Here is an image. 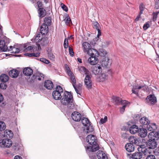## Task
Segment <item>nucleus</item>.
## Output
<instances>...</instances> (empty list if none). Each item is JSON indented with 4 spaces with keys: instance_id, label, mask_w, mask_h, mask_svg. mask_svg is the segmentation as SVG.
Instances as JSON below:
<instances>
[{
    "instance_id": "62",
    "label": "nucleus",
    "mask_w": 159,
    "mask_h": 159,
    "mask_svg": "<svg viewBox=\"0 0 159 159\" xmlns=\"http://www.w3.org/2000/svg\"><path fill=\"white\" fill-rule=\"evenodd\" d=\"M155 7L157 9L159 8V1H157L155 2Z\"/></svg>"
},
{
    "instance_id": "13",
    "label": "nucleus",
    "mask_w": 159,
    "mask_h": 159,
    "mask_svg": "<svg viewBox=\"0 0 159 159\" xmlns=\"http://www.w3.org/2000/svg\"><path fill=\"white\" fill-rule=\"evenodd\" d=\"M93 27L97 30L98 31V34L97 35V37L98 38L101 35V32L100 30L101 28L100 25L99 23L96 22L94 21L93 23Z\"/></svg>"
},
{
    "instance_id": "14",
    "label": "nucleus",
    "mask_w": 159,
    "mask_h": 159,
    "mask_svg": "<svg viewBox=\"0 0 159 159\" xmlns=\"http://www.w3.org/2000/svg\"><path fill=\"white\" fill-rule=\"evenodd\" d=\"M138 149L139 151H141L142 153L145 155H146L148 154H150L151 153V151L150 149L148 148H142L141 147H139L138 148Z\"/></svg>"
},
{
    "instance_id": "50",
    "label": "nucleus",
    "mask_w": 159,
    "mask_h": 159,
    "mask_svg": "<svg viewBox=\"0 0 159 159\" xmlns=\"http://www.w3.org/2000/svg\"><path fill=\"white\" fill-rule=\"evenodd\" d=\"M64 46L65 48H67L68 46V42L67 39H65L64 43Z\"/></svg>"
},
{
    "instance_id": "55",
    "label": "nucleus",
    "mask_w": 159,
    "mask_h": 159,
    "mask_svg": "<svg viewBox=\"0 0 159 159\" xmlns=\"http://www.w3.org/2000/svg\"><path fill=\"white\" fill-rule=\"evenodd\" d=\"M154 139H155V140L159 138V134L157 132H154Z\"/></svg>"
},
{
    "instance_id": "7",
    "label": "nucleus",
    "mask_w": 159,
    "mask_h": 159,
    "mask_svg": "<svg viewBox=\"0 0 159 159\" xmlns=\"http://www.w3.org/2000/svg\"><path fill=\"white\" fill-rule=\"evenodd\" d=\"M102 66L99 64L93 66L92 68V72L95 75L98 74L102 71Z\"/></svg>"
},
{
    "instance_id": "18",
    "label": "nucleus",
    "mask_w": 159,
    "mask_h": 159,
    "mask_svg": "<svg viewBox=\"0 0 159 159\" xmlns=\"http://www.w3.org/2000/svg\"><path fill=\"white\" fill-rule=\"evenodd\" d=\"M41 33L42 34H47L48 32V25L45 23H43L40 29Z\"/></svg>"
},
{
    "instance_id": "3",
    "label": "nucleus",
    "mask_w": 159,
    "mask_h": 159,
    "mask_svg": "<svg viewBox=\"0 0 159 159\" xmlns=\"http://www.w3.org/2000/svg\"><path fill=\"white\" fill-rule=\"evenodd\" d=\"M3 37V38H0V52H6L8 50L6 43H9V39L6 37Z\"/></svg>"
},
{
    "instance_id": "10",
    "label": "nucleus",
    "mask_w": 159,
    "mask_h": 159,
    "mask_svg": "<svg viewBox=\"0 0 159 159\" xmlns=\"http://www.w3.org/2000/svg\"><path fill=\"white\" fill-rule=\"evenodd\" d=\"M72 119L75 121H80L81 119V116L80 113L78 112H74L71 114Z\"/></svg>"
},
{
    "instance_id": "16",
    "label": "nucleus",
    "mask_w": 159,
    "mask_h": 159,
    "mask_svg": "<svg viewBox=\"0 0 159 159\" xmlns=\"http://www.w3.org/2000/svg\"><path fill=\"white\" fill-rule=\"evenodd\" d=\"M82 86L80 83H78L77 84H74V86H73L76 93L80 95L82 91Z\"/></svg>"
},
{
    "instance_id": "25",
    "label": "nucleus",
    "mask_w": 159,
    "mask_h": 159,
    "mask_svg": "<svg viewBox=\"0 0 159 159\" xmlns=\"http://www.w3.org/2000/svg\"><path fill=\"white\" fill-rule=\"evenodd\" d=\"M44 86L47 89H51L53 87V84L51 81L47 80L45 82Z\"/></svg>"
},
{
    "instance_id": "38",
    "label": "nucleus",
    "mask_w": 159,
    "mask_h": 159,
    "mask_svg": "<svg viewBox=\"0 0 159 159\" xmlns=\"http://www.w3.org/2000/svg\"><path fill=\"white\" fill-rule=\"evenodd\" d=\"M66 24V25H69L71 23V19H70L69 16L67 15H66L65 16V18L64 19Z\"/></svg>"
},
{
    "instance_id": "29",
    "label": "nucleus",
    "mask_w": 159,
    "mask_h": 159,
    "mask_svg": "<svg viewBox=\"0 0 159 159\" xmlns=\"http://www.w3.org/2000/svg\"><path fill=\"white\" fill-rule=\"evenodd\" d=\"M85 128L84 129V131L85 133L87 134L89 133L92 132L94 130V129L93 126L90 124L85 127Z\"/></svg>"
},
{
    "instance_id": "1",
    "label": "nucleus",
    "mask_w": 159,
    "mask_h": 159,
    "mask_svg": "<svg viewBox=\"0 0 159 159\" xmlns=\"http://www.w3.org/2000/svg\"><path fill=\"white\" fill-rule=\"evenodd\" d=\"M61 99V103L63 105L67 106L68 108L73 109L74 107V104L73 102L72 95L69 93L66 92L63 93Z\"/></svg>"
},
{
    "instance_id": "32",
    "label": "nucleus",
    "mask_w": 159,
    "mask_h": 159,
    "mask_svg": "<svg viewBox=\"0 0 159 159\" xmlns=\"http://www.w3.org/2000/svg\"><path fill=\"white\" fill-rule=\"evenodd\" d=\"M5 137L7 138H11L13 136V134L11 130H6L4 132L3 135Z\"/></svg>"
},
{
    "instance_id": "53",
    "label": "nucleus",
    "mask_w": 159,
    "mask_h": 159,
    "mask_svg": "<svg viewBox=\"0 0 159 159\" xmlns=\"http://www.w3.org/2000/svg\"><path fill=\"white\" fill-rule=\"evenodd\" d=\"M40 61H41L43 62V63H45L46 64H48L49 62V61L48 60H47L46 59L44 58H40Z\"/></svg>"
},
{
    "instance_id": "23",
    "label": "nucleus",
    "mask_w": 159,
    "mask_h": 159,
    "mask_svg": "<svg viewBox=\"0 0 159 159\" xmlns=\"http://www.w3.org/2000/svg\"><path fill=\"white\" fill-rule=\"evenodd\" d=\"M125 147L126 150L129 152H133L134 150V147L131 143L126 144Z\"/></svg>"
},
{
    "instance_id": "43",
    "label": "nucleus",
    "mask_w": 159,
    "mask_h": 159,
    "mask_svg": "<svg viewBox=\"0 0 159 159\" xmlns=\"http://www.w3.org/2000/svg\"><path fill=\"white\" fill-rule=\"evenodd\" d=\"M42 39V37H41V34H38L34 38V40L36 43L39 42L41 41Z\"/></svg>"
},
{
    "instance_id": "40",
    "label": "nucleus",
    "mask_w": 159,
    "mask_h": 159,
    "mask_svg": "<svg viewBox=\"0 0 159 159\" xmlns=\"http://www.w3.org/2000/svg\"><path fill=\"white\" fill-rule=\"evenodd\" d=\"M156 126L155 124H151L150 123L147 125V129L150 131H152L153 130V129L155 128V126Z\"/></svg>"
},
{
    "instance_id": "64",
    "label": "nucleus",
    "mask_w": 159,
    "mask_h": 159,
    "mask_svg": "<svg viewBox=\"0 0 159 159\" xmlns=\"http://www.w3.org/2000/svg\"><path fill=\"white\" fill-rule=\"evenodd\" d=\"M33 57H38L39 56V53L38 52L35 53H33Z\"/></svg>"
},
{
    "instance_id": "12",
    "label": "nucleus",
    "mask_w": 159,
    "mask_h": 159,
    "mask_svg": "<svg viewBox=\"0 0 159 159\" xmlns=\"http://www.w3.org/2000/svg\"><path fill=\"white\" fill-rule=\"evenodd\" d=\"M87 52L90 56H98L99 55V53L97 50L91 48H90Z\"/></svg>"
},
{
    "instance_id": "37",
    "label": "nucleus",
    "mask_w": 159,
    "mask_h": 159,
    "mask_svg": "<svg viewBox=\"0 0 159 159\" xmlns=\"http://www.w3.org/2000/svg\"><path fill=\"white\" fill-rule=\"evenodd\" d=\"M82 123L85 127L89 125L90 122L88 119L86 118H84L81 120Z\"/></svg>"
},
{
    "instance_id": "63",
    "label": "nucleus",
    "mask_w": 159,
    "mask_h": 159,
    "mask_svg": "<svg viewBox=\"0 0 159 159\" xmlns=\"http://www.w3.org/2000/svg\"><path fill=\"white\" fill-rule=\"evenodd\" d=\"M48 57L50 59H53L55 58V56L52 53L49 54L48 55Z\"/></svg>"
},
{
    "instance_id": "49",
    "label": "nucleus",
    "mask_w": 159,
    "mask_h": 159,
    "mask_svg": "<svg viewBox=\"0 0 159 159\" xmlns=\"http://www.w3.org/2000/svg\"><path fill=\"white\" fill-rule=\"evenodd\" d=\"M55 91H59V93H63V89L60 86H58L57 87L56 90Z\"/></svg>"
},
{
    "instance_id": "15",
    "label": "nucleus",
    "mask_w": 159,
    "mask_h": 159,
    "mask_svg": "<svg viewBox=\"0 0 159 159\" xmlns=\"http://www.w3.org/2000/svg\"><path fill=\"white\" fill-rule=\"evenodd\" d=\"M97 155L98 159H107L108 158L106 154L102 151H98Z\"/></svg>"
},
{
    "instance_id": "5",
    "label": "nucleus",
    "mask_w": 159,
    "mask_h": 159,
    "mask_svg": "<svg viewBox=\"0 0 159 159\" xmlns=\"http://www.w3.org/2000/svg\"><path fill=\"white\" fill-rule=\"evenodd\" d=\"M147 147L151 149H153L156 148L157 146V143L155 140L149 139L146 142Z\"/></svg>"
},
{
    "instance_id": "36",
    "label": "nucleus",
    "mask_w": 159,
    "mask_h": 159,
    "mask_svg": "<svg viewBox=\"0 0 159 159\" xmlns=\"http://www.w3.org/2000/svg\"><path fill=\"white\" fill-rule=\"evenodd\" d=\"M78 70L82 74H87L88 70L84 66H80L78 68Z\"/></svg>"
},
{
    "instance_id": "45",
    "label": "nucleus",
    "mask_w": 159,
    "mask_h": 159,
    "mask_svg": "<svg viewBox=\"0 0 159 159\" xmlns=\"http://www.w3.org/2000/svg\"><path fill=\"white\" fill-rule=\"evenodd\" d=\"M154 134L153 131L150 132L149 133L148 136V138L150 139H154L155 140V139H154Z\"/></svg>"
},
{
    "instance_id": "24",
    "label": "nucleus",
    "mask_w": 159,
    "mask_h": 159,
    "mask_svg": "<svg viewBox=\"0 0 159 159\" xmlns=\"http://www.w3.org/2000/svg\"><path fill=\"white\" fill-rule=\"evenodd\" d=\"M82 48H83V51L84 52H87V51L91 48V45L89 43L87 42H84L83 43Z\"/></svg>"
},
{
    "instance_id": "42",
    "label": "nucleus",
    "mask_w": 159,
    "mask_h": 159,
    "mask_svg": "<svg viewBox=\"0 0 159 159\" xmlns=\"http://www.w3.org/2000/svg\"><path fill=\"white\" fill-rule=\"evenodd\" d=\"M70 82L72 83V85L74 86V84H76V80L75 76L71 73H70Z\"/></svg>"
},
{
    "instance_id": "34",
    "label": "nucleus",
    "mask_w": 159,
    "mask_h": 159,
    "mask_svg": "<svg viewBox=\"0 0 159 159\" xmlns=\"http://www.w3.org/2000/svg\"><path fill=\"white\" fill-rule=\"evenodd\" d=\"M9 79L8 76L5 74L2 75L0 76V80L1 81L3 82L4 84V83L7 82Z\"/></svg>"
},
{
    "instance_id": "47",
    "label": "nucleus",
    "mask_w": 159,
    "mask_h": 159,
    "mask_svg": "<svg viewBox=\"0 0 159 159\" xmlns=\"http://www.w3.org/2000/svg\"><path fill=\"white\" fill-rule=\"evenodd\" d=\"M69 49L70 54L71 56L73 57L74 55V53L73 48L70 46H69Z\"/></svg>"
},
{
    "instance_id": "31",
    "label": "nucleus",
    "mask_w": 159,
    "mask_h": 159,
    "mask_svg": "<svg viewBox=\"0 0 159 159\" xmlns=\"http://www.w3.org/2000/svg\"><path fill=\"white\" fill-rule=\"evenodd\" d=\"M121 103L123 106L122 107L120 108V111L121 113H123L125 110V107L128 105V102L126 100H121Z\"/></svg>"
},
{
    "instance_id": "57",
    "label": "nucleus",
    "mask_w": 159,
    "mask_h": 159,
    "mask_svg": "<svg viewBox=\"0 0 159 159\" xmlns=\"http://www.w3.org/2000/svg\"><path fill=\"white\" fill-rule=\"evenodd\" d=\"M135 137L134 136H131L129 138V140L130 143H131L133 144L134 142L135 139Z\"/></svg>"
},
{
    "instance_id": "30",
    "label": "nucleus",
    "mask_w": 159,
    "mask_h": 159,
    "mask_svg": "<svg viewBox=\"0 0 159 159\" xmlns=\"http://www.w3.org/2000/svg\"><path fill=\"white\" fill-rule=\"evenodd\" d=\"M142 157V154L140 152H136L134 153L132 156L133 159H140Z\"/></svg>"
},
{
    "instance_id": "8",
    "label": "nucleus",
    "mask_w": 159,
    "mask_h": 159,
    "mask_svg": "<svg viewBox=\"0 0 159 159\" xmlns=\"http://www.w3.org/2000/svg\"><path fill=\"white\" fill-rule=\"evenodd\" d=\"M146 99L147 102L149 104H154L157 102V99L154 95H149Z\"/></svg>"
},
{
    "instance_id": "54",
    "label": "nucleus",
    "mask_w": 159,
    "mask_h": 159,
    "mask_svg": "<svg viewBox=\"0 0 159 159\" xmlns=\"http://www.w3.org/2000/svg\"><path fill=\"white\" fill-rule=\"evenodd\" d=\"M146 159H156L155 156L152 155H148Z\"/></svg>"
},
{
    "instance_id": "35",
    "label": "nucleus",
    "mask_w": 159,
    "mask_h": 159,
    "mask_svg": "<svg viewBox=\"0 0 159 159\" xmlns=\"http://www.w3.org/2000/svg\"><path fill=\"white\" fill-rule=\"evenodd\" d=\"M100 81L103 82L106 80L107 78V75L105 73H102L99 76Z\"/></svg>"
},
{
    "instance_id": "61",
    "label": "nucleus",
    "mask_w": 159,
    "mask_h": 159,
    "mask_svg": "<svg viewBox=\"0 0 159 159\" xmlns=\"http://www.w3.org/2000/svg\"><path fill=\"white\" fill-rule=\"evenodd\" d=\"M37 5L39 8H43V5L42 2L40 1H38L37 2Z\"/></svg>"
},
{
    "instance_id": "39",
    "label": "nucleus",
    "mask_w": 159,
    "mask_h": 159,
    "mask_svg": "<svg viewBox=\"0 0 159 159\" xmlns=\"http://www.w3.org/2000/svg\"><path fill=\"white\" fill-rule=\"evenodd\" d=\"M51 18L50 17H45L44 20V23H45L48 25H50L51 23Z\"/></svg>"
},
{
    "instance_id": "51",
    "label": "nucleus",
    "mask_w": 159,
    "mask_h": 159,
    "mask_svg": "<svg viewBox=\"0 0 159 159\" xmlns=\"http://www.w3.org/2000/svg\"><path fill=\"white\" fill-rule=\"evenodd\" d=\"M149 26L150 25L149 24V22H148L144 25L143 26V28L145 30H147Z\"/></svg>"
},
{
    "instance_id": "28",
    "label": "nucleus",
    "mask_w": 159,
    "mask_h": 159,
    "mask_svg": "<svg viewBox=\"0 0 159 159\" xmlns=\"http://www.w3.org/2000/svg\"><path fill=\"white\" fill-rule=\"evenodd\" d=\"M140 122L143 125H147L150 122L148 119L146 117H143L140 119Z\"/></svg>"
},
{
    "instance_id": "56",
    "label": "nucleus",
    "mask_w": 159,
    "mask_h": 159,
    "mask_svg": "<svg viewBox=\"0 0 159 159\" xmlns=\"http://www.w3.org/2000/svg\"><path fill=\"white\" fill-rule=\"evenodd\" d=\"M61 6L62 9L66 11H68V8L64 4L62 3L61 4Z\"/></svg>"
},
{
    "instance_id": "6",
    "label": "nucleus",
    "mask_w": 159,
    "mask_h": 159,
    "mask_svg": "<svg viewBox=\"0 0 159 159\" xmlns=\"http://www.w3.org/2000/svg\"><path fill=\"white\" fill-rule=\"evenodd\" d=\"M84 83L86 87L89 89L91 88L92 86V83L91 77L87 75L84 79Z\"/></svg>"
},
{
    "instance_id": "9",
    "label": "nucleus",
    "mask_w": 159,
    "mask_h": 159,
    "mask_svg": "<svg viewBox=\"0 0 159 159\" xmlns=\"http://www.w3.org/2000/svg\"><path fill=\"white\" fill-rule=\"evenodd\" d=\"M145 86V84H142L141 85H135L133 86L132 89V93L136 94L137 95H138V91L142 88L143 89Z\"/></svg>"
},
{
    "instance_id": "46",
    "label": "nucleus",
    "mask_w": 159,
    "mask_h": 159,
    "mask_svg": "<svg viewBox=\"0 0 159 159\" xmlns=\"http://www.w3.org/2000/svg\"><path fill=\"white\" fill-rule=\"evenodd\" d=\"M159 12L158 11H157L155 12H153V21H155L157 18V16L159 14Z\"/></svg>"
},
{
    "instance_id": "48",
    "label": "nucleus",
    "mask_w": 159,
    "mask_h": 159,
    "mask_svg": "<svg viewBox=\"0 0 159 159\" xmlns=\"http://www.w3.org/2000/svg\"><path fill=\"white\" fill-rule=\"evenodd\" d=\"M139 9L140 10V14H141L144 9V6L142 3H141L140 5Z\"/></svg>"
},
{
    "instance_id": "41",
    "label": "nucleus",
    "mask_w": 159,
    "mask_h": 159,
    "mask_svg": "<svg viewBox=\"0 0 159 159\" xmlns=\"http://www.w3.org/2000/svg\"><path fill=\"white\" fill-rule=\"evenodd\" d=\"M112 98L114 101V102L116 104H118L120 102H121V101L122 100H121V99L119 97L113 96Z\"/></svg>"
},
{
    "instance_id": "33",
    "label": "nucleus",
    "mask_w": 159,
    "mask_h": 159,
    "mask_svg": "<svg viewBox=\"0 0 159 159\" xmlns=\"http://www.w3.org/2000/svg\"><path fill=\"white\" fill-rule=\"evenodd\" d=\"M39 17L42 18L46 15V11L43 8H40L39 9Z\"/></svg>"
},
{
    "instance_id": "20",
    "label": "nucleus",
    "mask_w": 159,
    "mask_h": 159,
    "mask_svg": "<svg viewBox=\"0 0 159 159\" xmlns=\"http://www.w3.org/2000/svg\"><path fill=\"white\" fill-rule=\"evenodd\" d=\"M23 73L25 76H30L33 74V70L30 67H26L24 69Z\"/></svg>"
},
{
    "instance_id": "58",
    "label": "nucleus",
    "mask_w": 159,
    "mask_h": 159,
    "mask_svg": "<svg viewBox=\"0 0 159 159\" xmlns=\"http://www.w3.org/2000/svg\"><path fill=\"white\" fill-rule=\"evenodd\" d=\"M7 87V85L4 83H2L0 84V88H1L3 89H6Z\"/></svg>"
},
{
    "instance_id": "26",
    "label": "nucleus",
    "mask_w": 159,
    "mask_h": 159,
    "mask_svg": "<svg viewBox=\"0 0 159 159\" xmlns=\"http://www.w3.org/2000/svg\"><path fill=\"white\" fill-rule=\"evenodd\" d=\"M7 51H8L10 52V53H19L20 51V49L18 48L12 46H10V48L9 49H8Z\"/></svg>"
},
{
    "instance_id": "19",
    "label": "nucleus",
    "mask_w": 159,
    "mask_h": 159,
    "mask_svg": "<svg viewBox=\"0 0 159 159\" xmlns=\"http://www.w3.org/2000/svg\"><path fill=\"white\" fill-rule=\"evenodd\" d=\"M61 93L57 91H54L52 93V95L54 99L56 100H59L62 97Z\"/></svg>"
},
{
    "instance_id": "44",
    "label": "nucleus",
    "mask_w": 159,
    "mask_h": 159,
    "mask_svg": "<svg viewBox=\"0 0 159 159\" xmlns=\"http://www.w3.org/2000/svg\"><path fill=\"white\" fill-rule=\"evenodd\" d=\"M6 125L3 122L0 121V131H2L5 129Z\"/></svg>"
},
{
    "instance_id": "17",
    "label": "nucleus",
    "mask_w": 159,
    "mask_h": 159,
    "mask_svg": "<svg viewBox=\"0 0 159 159\" xmlns=\"http://www.w3.org/2000/svg\"><path fill=\"white\" fill-rule=\"evenodd\" d=\"M139 135L141 137L144 138L147 135V131L145 128H141L139 129L138 131Z\"/></svg>"
},
{
    "instance_id": "4",
    "label": "nucleus",
    "mask_w": 159,
    "mask_h": 159,
    "mask_svg": "<svg viewBox=\"0 0 159 159\" xmlns=\"http://www.w3.org/2000/svg\"><path fill=\"white\" fill-rule=\"evenodd\" d=\"M44 78V76L43 74L39 72H37L33 75L30 82H32L37 80L40 81L43 80Z\"/></svg>"
},
{
    "instance_id": "21",
    "label": "nucleus",
    "mask_w": 159,
    "mask_h": 159,
    "mask_svg": "<svg viewBox=\"0 0 159 159\" xmlns=\"http://www.w3.org/2000/svg\"><path fill=\"white\" fill-rule=\"evenodd\" d=\"M109 61L110 59L108 57H105L101 62V65L102 66L106 68L107 67L111 64Z\"/></svg>"
},
{
    "instance_id": "52",
    "label": "nucleus",
    "mask_w": 159,
    "mask_h": 159,
    "mask_svg": "<svg viewBox=\"0 0 159 159\" xmlns=\"http://www.w3.org/2000/svg\"><path fill=\"white\" fill-rule=\"evenodd\" d=\"M107 116H105L104 119L102 118L100 120V122L102 124H103L107 121Z\"/></svg>"
},
{
    "instance_id": "27",
    "label": "nucleus",
    "mask_w": 159,
    "mask_h": 159,
    "mask_svg": "<svg viewBox=\"0 0 159 159\" xmlns=\"http://www.w3.org/2000/svg\"><path fill=\"white\" fill-rule=\"evenodd\" d=\"M139 129L137 126L134 125L130 128L129 131L131 134H134L138 132Z\"/></svg>"
},
{
    "instance_id": "60",
    "label": "nucleus",
    "mask_w": 159,
    "mask_h": 159,
    "mask_svg": "<svg viewBox=\"0 0 159 159\" xmlns=\"http://www.w3.org/2000/svg\"><path fill=\"white\" fill-rule=\"evenodd\" d=\"M33 48V47L32 46H29L27 47L24 50V51L25 52H27L28 51H30Z\"/></svg>"
},
{
    "instance_id": "59",
    "label": "nucleus",
    "mask_w": 159,
    "mask_h": 159,
    "mask_svg": "<svg viewBox=\"0 0 159 159\" xmlns=\"http://www.w3.org/2000/svg\"><path fill=\"white\" fill-rule=\"evenodd\" d=\"M133 144H135L139 146V147H140L139 145V141L138 139L136 138H135V139L134 140V142Z\"/></svg>"
},
{
    "instance_id": "11",
    "label": "nucleus",
    "mask_w": 159,
    "mask_h": 159,
    "mask_svg": "<svg viewBox=\"0 0 159 159\" xmlns=\"http://www.w3.org/2000/svg\"><path fill=\"white\" fill-rule=\"evenodd\" d=\"M98 56H91L88 59V62L91 65H94L97 64L98 62L97 57Z\"/></svg>"
},
{
    "instance_id": "2",
    "label": "nucleus",
    "mask_w": 159,
    "mask_h": 159,
    "mask_svg": "<svg viewBox=\"0 0 159 159\" xmlns=\"http://www.w3.org/2000/svg\"><path fill=\"white\" fill-rule=\"evenodd\" d=\"M87 140L91 146L87 147L86 149L89 151L95 152L99 149L98 144H97L96 137L93 135H89L87 137Z\"/></svg>"
},
{
    "instance_id": "22",
    "label": "nucleus",
    "mask_w": 159,
    "mask_h": 159,
    "mask_svg": "<svg viewBox=\"0 0 159 159\" xmlns=\"http://www.w3.org/2000/svg\"><path fill=\"white\" fill-rule=\"evenodd\" d=\"M9 75L12 78H16L19 75L18 71L16 69H13L10 70Z\"/></svg>"
}]
</instances>
